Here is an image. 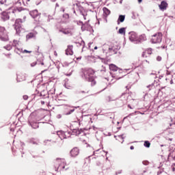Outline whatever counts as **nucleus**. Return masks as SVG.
<instances>
[{
	"label": "nucleus",
	"instance_id": "a878e982",
	"mask_svg": "<svg viewBox=\"0 0 175 175\" xmlns=\"http://www.w3.org/2000/svg\"><path fill=\"white\" fill-rule=\"evenodd\" d=\"M17 81H23L25 80V76L21 75H17V78H16Z\"/></svg>",
	"mask_w": 175,
	"mask_h": 175
},
{
	"label": "nucleus",
	"instance_id": "c85d7f7f",
	"mask_svg": "<svg viewBox=\"0 0 175 175\" xmlns=\"http://www.w3.org/2000/svg\"><path fill=\"white\" fill-rule=\"evenodd\" d=\"M0 3L1 5H4V6H8L9 1H8V0H1Z\"/></svg>",
	"mask_w": 175,
	"mask_h": 175
},
{
	"label": "nucleus",
	"instance_id": "cd10ccee",
	"mask_svg": "<svg viewBox=\"0 0 175 175\" xmlns=\"http://www.w3.org/2000/svg\"><path fill=\"white\" fill-rule=\"evenodd\" d=\"M126 29V28H125V27L120 28L118 31V33H120V35H125Z\"/></svg>",
	"mask_w": 175,
	"mask_h": 175
},
{
	"label": "nucleus",
	"instance_id": "79ce46f5",
	"mask_svg": "<svg viewBox=\"0 0 175 175\" xmlns=\"http://www.w3.org/2000/svg\"><path fill=\"white\" fill-rule=\"evenodd\" d=\"M137 68H138V69H140V70H139V72H141L144 70V69L142 68V66H139V67H137Z\"/></svg>",
	"mask_w": 175,
	"mask_h": 175
},
{
	"label": "nucleus",
	"instance_id": "9b49d317",
	"mask_svg": "<svg viewBox=\"0 0 175 175\" xmlns=\"http://www.w3.org/2000/svg\"><path fill=\"white\" fill-rule=\"evenodd\" d=\"M103 53H111V54H116L117 51L113 47H110L109 44H104L103 46Z\"/></svg>",
	"mask_w": 175,
	"mask_h": 175
},
{
	"label": "nucleus",
	"instance_id": "f8f14e48",
	"mask_svg": "<svg viewBox=\"0 0 175 175\" xmlns=\"http://www.w3.org/2000/svg\"><path fill=\"white\" fill-rule=\"evenodd\" d=\"M59 31L62 32V33H64V35H69L70 36H72V35H73V29L72 28L60 29Z\"/></svg>",
	"mask_w": 175,
	"mask_h": 175
},
{
	"label": "nucleus",
	"instance_id": "c9c22d12",
	"mask_svg": "<svg viewBox=\"0 0 175 175\" xmlns=\"http://www.w3.org/2000/svg\"><path fill=\"white\" fill-rule=\"evenodd\" d=\"M152 87H154V84H152V83L146 86V88H148V91H150V90H151V88H152Z\"/></svg>",
	"mask_w": 175,
	"mask_h": 175
},
{
	"label": "nucleus",
	"instance_id": "2f4dec72",
	"mask_svg": "<svg viewBox=\"0 0 175 175\" xmlns=\"http://www.w3.org/2000/svg\"><path fill=\"white\" fill-rule=\"evenodd\" d=\"M144 147H146V148H150V146H151V143L148 141H145L144 144Z\"/></svg>",
	"mask_w": 175,
	"mask_h": 175
},
{
	"label": "nucleus",
	"instance_id": "7ed1b4c3",
	"mask_svg": "<svg viewBox=\"0 0 175 175\" xmlns=\"http://www.w3.org/2000/svg\"><path fill=\"white\" fill-rule=\"evenodd\" d=\"M135 99L132 98V96L129 93H123L120 98L117 101V106L121 107L124 106V105H126V103H132Z\"/></svg>",
	"mask_w": 175,
	"mask_h": 175
},
{
	"label": "nucleus",
	"instance_id": "680f3d73",
	"mask_svg": "<svg viewBox=\"0 0 175 175\" xmlns=\"http://www.w3.org/2000/svg\"><path fill=\"white\" fill-rule=\"evenodd\" d=\"M94 50H98V46H95Z\"/></svg>",
	"mask_w": 175,
	"mask_h": 175
},
{
	"label": "nucleus",
	"instance_id": "0e129e2a",
	"mask_svg": "<svg viewBox=\"0 0 175 175\" xmlns=\"http://www.w3.org/2000/svg\"><path fill=\"white\" fill-rule=\"evenodd\" d=\"M54 55L57 56V52L56 51L54 52Z\"/></svg>",
	"mask_w": 175,
	"mask_h": 175
},
{
	"label": "nucleus",
	"instance_id": "2eb2a0df",
	"mask_svg": "<svg viewBox=\"0 0 175 175\" xmlns=\"http://www.w3.org/2000/svg\"><path fill=\"white\" fill-rule=\"evenodd\" d=\"M15 6L16 8H17L18 10L20 12L21 11V8H20V6H25V3L24 0H18L15 3Z\"/></svg>",
	"mask_w": 175,
	"mask_h": 175
},
{
	"label": "nucleus",
	"instance_id": "a211bd4d",
	"mask_svg": "<svg viewBox=\"0 0 175 175\" xmlns=\"http://www.w3.org/2000/svg\"><path fill=\"white\" fill-rule=\"evenodd\" d=\"M1 20H3V21H6L8 20H9L10 16H9V14H8V12H3L1 14Z\"/></svg>",
	"mask_w": 175,
	"mask_h": 175
},
{
	"label": "nucleus",
	"instance_id": "3c124183",
	"mask_svg": "<svg viewBox=\"0 0 175 175\" xmlns=\"http://www.w3.org/2000/svg\"><path fill=\"white\" fill-rule=\"evenodd\" d=\"M162 174V172H161V171H159L158 172H157V175H159V174Z\"/></svg>",
	"mask_w": 175,
	"mask_h": 175
},
{
	"label": "nucleus",
	"instance_id": "c756f323",
	"mask_svg": "<svg viewBox=\"0 0 175 175\" xmlns=\"http://www.w3.org/2000/svg\"><path fill=\"white\" fill-rule=\"evenodd\" d=\"M75 109H79V107H73L72 109H71L68 112H67L66 113V116H69V115L72 114V113H73V111H75Z\"/></svg>",
	"mask_w": 175,
	"mask_h": 175
},
{
	"label": "nucleus",
	"instance_id": "052dcab7",
	"mask_svg": "<svg viewBox=\"0 0 175 175\" xmlns=\"http://www.w3.org/2000/svg\"><path fill=\"white\" fill-rule=\"evenodd\" d=\"M42 105H44V101H41Z\"/></svg>",
	"mask_w": 175,
	"mask_h": 175
},
{
	"label": "nucleus",
	"instance_id": "f03ea898",
	"mask_svg": "<svg viewBox=\"0 0 175 175\" xmlns=\"http://www.w3.org/2000/svg\"><path fill=\"white\" fill-rule=\"evenodd\" d=\"M109 69L111 71L110 75H111V77L113 79L120 80V79H122V77H124V75H122V69L118 68V67H117L116 65L110 64Z\"/></svg>",
	"mask_w": 175,
	"mask_h": 175
},
{
	"label": "nucleus",
	"instance_id": "603ef678",
	"mask_svg": "<svg viewBox=\"0 0 175 175\" xmlns=\"http://www.w3.org/2000/svg\"><path fill=\"white\" fill-rule=\"evenodd\" d=\"M143 2V0H138V3H142Z\"/></svg>",
	"mask_w": 175,
	"mask_h": 175
},
{
	"label": "nucleus",
	"instance_id": "20e7f679",
	"mask_svg": "<svg viewBox=\"0 0 175 175\" xmlns=\"http://www.w3.org/2000/svg\"><path fill=\"white\" fill-rule=\"evenodd\" d=\"M55 165V172H58L59 169V170H64L66 165V161L64 160V159H56Z\"/></svg>",
	"mask_w": 175,
	"mask_h": 175
},
{
	"label": "nucleus",
	"instance_id": "338daca9",
	"mask_svg": "<svg viewBox=\"0 0 175 175\" xmlns=\"http://www.w3.org/2000/svg\"><path fill=\"white\" fill-rule=\"evenodd\" d=\"M148 54H151V50L149 51Z\"/></svg>",
	"mask_w": 175,
	"mask_h": 175
},
{
	"label": "nucleus",
	"instance_id": "aec40b11",
	"mask_svg": "<svg viewBox=\"0 0 175 175\" xmlns=\"http://www.w3.org/2000/svg\"><path fill=\"white\" fill-rule=\"evenodd\" d=\"M62 21V23H69V14H63Z\"/></svg>",
	"mask_w": 175,
	"mask_h": 175
},
{
	"label": "nucleus",
	"instance_id": "412c9836",
	"mask_svg": "<svg viewBox=\"0 0 175 175\" xmlns=\"http://www.w3.org/2000/svg\"><path fill=\"white\" fill-rule=\"evenodd\" d=\"M103 16H104V17H105V18H106V17H107V16H109V14H110V10H109L107 8H106V7H104L103 8Z\"/></svg>",
	"mask_w": 175,
	"mask_h": 175
},
{
	"label": "nucleus",
	"instance_id": "f704fd0d",
	"mask_svg": "<svg viewBox=\"0 0 175 175\" xmlns=\"http://www.w3.org/2000/svg\"><path fill=\"white\" fill-rule=\"evenodd\" d=\"M30 143H31V144H38V142L35 141L33 138L30 139Z\"/></svg>",
	"mask_w": 175,
	"mask_h": 175
},
{
	"label": "nucleus",
	"instance_id": "37998d69",
	"mask_svg": "<svg viewBox=\"0 0 175 175\" xmlns=\"http://www.w3.org/2000/svg\"><path fill=\"white\" fill-rule=\"evenodd\" d=\"M157 61H162V57H161L160 56H158V57H157Z\"/></svg>",
	"mask_w": 175,
	"mask_h": 175
},
{
	"label": "nucleus",
	"instance_id": "4be33fe9",
	"mask_svg": "<svg viewBox=\"0 0 175 175\" xmlns=\"http://www.w3.org/2000/svg\"><path fill=\"white\" fill-rule=\"evenodd\" d=\"M36 35H38V32L36 31H33L31 33H29L27 36H26V38L27 39H32V38H35V36H36Z\"/></svg>",
	"mask_w": 175,
	"mask_h": 175
},
{
	"label": "nucleus",
	"instance_id": "1a4fd4ad",
	"mask_svg": "<svg viewBox=\"0 0 175 175\" xmlns=\"http://www.w3.org/2000/svg\"><path fill=\"white\" fill-rule=\"evenodd\" d=\"M57 136H59L61 140H64V139H68V137H69L70 135H72V133L70 131L64 132L62 131H60L57 132Z\"/></svg>",
	"mask_w": 175,
	"mask_h": 175
},
{
	"label": "nucleus",
	"instance_id": "6e6d98bb",
	"mask_svg": "<svg viewBox=\"0 0 175 175\" xmlns=\"http://www.w3.org/2000/svg\"><path fill=\"white\" fill-rule=\"evenodd\" d=\"M11 132H14V129H10Z\"/></svg>",
	"mask_w": 175,
	"mask_h": 175
},
{
	"label": "nucleus",
	"instance_id": "a19ab883",
	"mask_svg": "<svg viewBox=\"0 0 175 175\" xmlns=\"http://www.w3.org/2000/svg\"><path fill=\"white\" fill-rule=\"evenodd\" d=\"M36 66V62H33L31 64V68H33V66Z\"/></svg>",
	"mask_w": 175,
	"mask_h": 175
},
{
	"label": "nucleus",
	"instance_id": "f3484780",
	"mask_svg": "<svg viewBox=\"0 0 175 175\" xmlns=\"http://www.w3.org/2000/svg\"><path fill=\"white\" fill-rule=\"evenodd\" d=\"M66 55H73V46L68 45L67 49L66 50Z\"/></svg>",
	"mask_w": 175,
	"mask_h": 175
},
{
	"label": "nucleus",
	"instance_id": "8fccbe9b",
	"mask_svg": "<svg viewBox=\"0 0 175 175\" xmlns=\"http://www.w3.org/2000/svg\"><path fill=\"white\" fill-rule=\"evenodd\" d=\"M81 44H83V46L85 45V43L84 42V41H81Z\"/></svg>",
	"mask_w": 175,
	"mask_h": 175
},
{
	"label": "nucleus",
	"instance_id": "423d86ee",
	"mask_svg": "<svg viewBox=\"0 0 175 175\" xmlns=\"http://www.w3.org/2000/svg\"><path fill=\"white\" fill-rule=\"evenodd\" d=\"M38 120H36V118H35V116H29V125H31V128H33V129H38V128H39V122H38Z\"/></svg>",
	"mask_w": 175,
	"mask_h": 175
},
{
	"label": "nucleus",
	"instance_id": "7c9ffc66",
	"mask_svg": "<svg viewBox=\"0 0 175 175\" xmlns=\"http://www.w3.org/2000/svg\"><path fill=\"white\" fill-rule=\"evenodd\" d=\"M13 46H12V44H9L6 46H4V49H5V50H8V51H10V50L12 49Z\"/></svg>",
	"mask_w": 175,
	"mask_h": 175
},
{
	"label": "nucleus",
	"instance_id": "69168bd1",
	"mask_svg": "<svg viewBox=\"0 0 175 175\" xmlns=\"http://www.w3.org/2000/svg\"><path fill=\"white\" fill-rule=\"evenodd\" d=\"M173 83V80H171L170 81V84H172Z\"/></svg>",
	"mask_w": 175,
	"mask_h": 175
},
{
	"label": "nucleus",
	"instance_id": "e433bc0d",
	"mask_svg": "<svg viewBox=\"0 0 175 175\" xmlns=\"http://www.w3.org/2000/svg\"><path fill=\"white\" fill-rule=\"evenodd\" d=\"M118 137L119 139H121L122 140V143H124V135H118Z\"/></svg>",
	"mask_w": 175,
	"mask_h": 175
},
{
	"label": "nucleus",
	"instance_id": "6ab92c4d",
	"mask_svg": "<svg viewBox=\"0 0 175 175\" xmlns=\"http://www.w3.org/2000/svg\"><path fill=\"white\" fill-rule=\"evenodd\" d=\"M29 14L33 18H36V17H38L39 16V12H38V10H34L33 11H31L29 12Z\"/></svg>",
	"mask_w": 175,
	"mask_h": 175
},
{
	"label": "nucleus",
	"instance_id": "4468645a",
	"mask_svg": "<svg viewBox=\"0 0 175 175\" xmlns=\"http://www.w3.org/2000/svg\"><path fill=\"white\" fill-rule=\"evenodd\" d=\"M70 154L72 158H76V157L80 154V150L79 148L75 147L70 150Z\"/></svg>",
	"mask_w": 175,
	"mask_h": 175
},
{
	"label": "nucleus",
	"instance_id": "49530a36",
	"mask_svg": "<svg viewBox=\"0 0 175 175\" xmlns=\"http://www.w3.org/2000/svg\"><path fill=\"white\" fill-rule=\"evenodd\" d=\"M62 117V116H61V114H59L57 116V118H61Z\"/></svg>",
	"mask_w": 175,
	"mask_h": 175
},
{
	"label": "nucleus",
	"instance_id": "b1692460",
	"mask_svg": "<svg viewBox=\"0 0 175 175\" xmlns=\"http://www.w3.org/2000/svg\"><path fill=\"white\" fill-rule=\"evenodd\" d=\"M148 66H150V62L147 60H144L142 62V67L144 68V69L148 68Z\"/></svg>",
	"mask_w": 175,
	"mask_h": 175
},
{
	"label": "nucleus",
	"instance_id": "58836bf2",
	"mask_svg": "<svg viewBox=\"0 0 175 175\" xmlns=\"http://www.w3.org/2000/svg\"><path fill=\"white\" fill-rule=\"evenodd\" d=\"M22 53H32V51H28L27 49H25V50H23V51Z\"/></svg>",
	"mask_w": 175,
	"mask_h": 175
},
{
	"label": "nucleus",
	"instance_id": "ddd939ff",
	"mask_svg": "<svg viewBox=\"0 0 175 175\" xmlns=\"http://www.w3.org/2000/svg\"><path fill=\"white\" fill-rule=\"evenodd\" d=\"M41 98L42 99H46V98H49V94H47L46 91H42L40 93L38 92L37 93L35 94V98L38 99V98Z\"/></svg>",
	"mask_w": 175,
	"mask_h": 175
},
{
	"label": "nucleus",
	"instance_id": "09e8293b",
	"mask_svg": "<svg viewBox=\"0 0 175 175\" xmlns=\"http://www.w3.org/2000/svg\"><path fill=\"white\" fill-rule=\"evenodd\" d=\"M61 12H65V8H61Z\"/></svg>",
	"mask_w": 175,
	"mask_h": 175
},
{
	"label": "nucleus",
	"instance_id": "f257e3e1",
	"mask_svg": "<svg viewBox=\"0 0 175 175\" xmlns=\"http://www.w3.org/2000/svg\"><path fill=\"white\" fill-rule=\"evenodd\" d=\"M94 70L92 68H85L82 70L81 77L83 80L86 81L92 82V85H95L96 84V81H95V77H94Z\"/></svg>",
	"mask_w": 175,
	"mask_h": 175
},
{
	"label": "nucleus",
	"instance_id": "4d7b16f0",
	"mask_svg": "<svg viewBox=\"0 0 175 175\" xmlns=\"http://www.w3.org/2000/svg\"><path fill=\"white\" fill-rule=\"evenodd\" d=\"M128 107H129V109H133L132 107H131V105H128Z\"/></svg>",
	"mask_w": 175,
	"mask_h": 175
},
{
	"label": "nucleus",
	"instance_id": "6e6552de",
	"mask_svg": "<svg viewBox=\"0 0 175 175\" xmlns=\"http://www.w3.org/2000/svg\"><path fill=\"white\" fill-rule=\"evenodd\" d=\"M151 42L153 44L161 43L162 42V33H157L152 36Z\"/></svg>",
	"mask_w": 175,
	"mask_h": 175
},
{
	"label": "nucleus",
	"instance_id": "393cba45",
	"mask_svg": "<svg viewBox=\"0 0 175 175\" xmlns=\"http://www.w3.org/2000/svg\"><path fill=\"white\" fill-rule=\"evenodd\" d=\"M124 21H125V16L120 15L118 19V25H120V23H124Z\"/></svg>",
	"mask_w": 175,
	"mask_h": 175
},
{
	"label": "nucleus",
	"instance_id": "c03bdc74",
	"mask_svg": "<svg viewBox=\"0 0 175 175\" xmlns=\"http://www.w3.org/2000/svg\"><path fill=\"white\" fill-rule=\"evenodd\" d=\"M23 99L25 100H27L28 99V96H27V95L23 96Z\"/></svg>",
	"mask_w": 175,
	"mask_h": 175
},
{
	"label": "nucleus",
	"instance_id": "a18cd8bd",
	"mask_svg": "<svg viewBox=\"0 0 175 175\" xmlns=\"http://www.w3.org/2000/svg\"><path fill=\"white\" fill-rule=\"evenodd\" d=\"M20 144L23 148V147H24L25 146V144L23 142H20Z\"/></svg>",
	"mask_w": 175,
	"mask_h": 175
},
{
	"label": "nucleus",
	"instance_id": "bb28decb",
	"mask_svg": "<svg viewBox=\"0 0 175 175\" xmlns=\"http://www.w3.org/2000/svg\"><path fill=\"white\" fill-rule=\"evenodd\" d=\"M113 100H116V98L113 96H109L106 98L107 102H113Z\"/></svg>",
	"mask_w": 175,
	"mask_h": 175
},
{
	"label": "nucleus",
	"instance_id": "72a5a7b5",
	"mask_svg": "<svg viewBox=\"0 0 175 175\" xmlns=\"http://www.w3.org/2000/svg\"><path fill=\"white\" fill-rule=\"evenodd\" d=\"M18 44V41L16 40H14L13 43H12V46L14 47H17Z\"/></svg>",
	"mask_w": 175,
	"mask_h": 175
},
{
	"label": "nucleus",
	"instance_id": "39448f33",
	"mask_svg": "<svg viewBox=\"0 0 175 175\" xmlns=\"http://www.w3.org/2000/svg\"><path fill=\"white\" fill-rule=\"evenodd\" d=\"M0 40L2 42H8L9 40V35L8 31L3 27L0 26Z\"/></svg>",
	"mask_w": 175,
	"mask_h": 175
},
{
	"label": "nucleus",
	"instance_id": "5fc2aeb1",
	"mask_svg": "<svg viewBox=\"0 0 175 175\" xmlns=\"http://www.w3.org/2000/svg\"><path fill=\"white\" fill-rule=\"evenodd\" d=\"M31 0H26V3L28 5V2H29Z\"/></svg>",
	"mask_w": 175,
	"mask_h": 175
},
{
	"label": "nucleus",
	"instance_id": "de8ad7c7",
	"mask_svg": "<svg viewBox=\"0 0 175 175\" xmlns=\"http://www.w3.org/2000/svg\"><path fill=\"white\" fill-rule=\"evenodd\" d=\"M130 149H131V150H135V147H134L133 146H131L130 147Z\"/></svg>",
	"mask_w": 175,
	"mask_h": 175
},
{
	"label": "nucleus",
	"instance_id": "5701e85b",
	"mask_svg": "<svg viewBox=\"0 0 175 175\" xmlns=\"http://www.w3.org/2000/svg\"><path fill=\"white\" fill-rule=\"evenodd\" d=\"M139 43H142V42H146L147 40V37L146 36V34L141 35L139 38Z\"/></svg>",
	"mask_w": 175,
	"mask_h": 175
},
{
	"label": "nucleus",
	"instance_id": "473e14b6",
	"mask_svg": "<svg viewBox=\"0 0 175 175\" xmlns=\"http://www.w3.org/2000/svg\"><path fill=\"white\" fill-rule=\"evenodd\" d=\"M23 49L16 48L15 49V53H16V54H20V53H23Z\"/></svg>",
	"mask_w": 175,
	"mask_h": 175
},
{
	"label": "nucleus",
	"instance_id": "ea45409f",
	"mask_svg": "<svg viewBox=\"0 0 175 175\" xmlns=\"http://www.w3.org/2000/svg\"><path fill=\"white\" fill-rule=\"evenodd\" d=\"M143 165H145L146 166H147V165H148V161H143L142 162Z\"/></svg>",
	"mask_w": 175,
	"mask_h": 175
},
{
	"label": "nucleus",
	"instance_id": "774afa93",
	"mask_svg": "<svg viewBox=\"0 0 175 175\" xmlns=\"http://www.w3.org/2000/svg\"><path fill=\"white\" fill-rule=\"evenodd\" d=\"M41 65H44V63H43V62H41Z\"/></svg>",
	"mask_w": 175,
	"mask_h": 175
},
{
	"label": "nucleus",
	"instance_id": "864d4df0",
	"mask_svg": "<svg viewBox=\"0 0 175 175\" xmlns=\"http://www.w3.org/2000/svg\"><path fill=\"white\" fill-rule=\"evenodd\" d=\"M72 75V72L69 73V74H66V76H71Z\"/></svg>",
	"mask_w": 175,
	"mask_h": 175
},
{
	"label": "nucleus",
	"instance_id": "13d9d810",
	"mask_svg": "<svg viewBox=\"0 0 175 175\" xmlns=\"http://www.w3.org/2000/svg\"><path fill=\"white\" fill-rule=\"evenodd\" d=\"M50 17H51V16L48 17V20H47L48 22H50Z\"/></svg>",
	"mask_w": 175,
	"mask_h": 175
},
{
	"label": "nucleus",
	"instance_id": "4c0bfd02",
	"mask_svg": "<svg viewBox=\"0 0 175 175\" xmlns=\"http://www.w3.org/2000/svg\"><path fill=\"white\" fill-rule=\"evenodd\" d=\"M121 173H122V170H118V171L116 172V175L121 174Z\"/></svg>",
	"mask_w": 175,
	"mask_h": 175
},
{
	"label": "nucleus",
	"instance_id": "bf43d9fd",
	"mask_svg": "<svg viewBox=\"0 0 175 175\" xmlns=\"http://www.w3.org/2000/svg\"><path fill=\"white\" fill-rule=\"evenodd\" d=\"M56 7H57V8H59V4L56 3Z\"/></svg>",
	"mask_w": 175,
	"mask_h": 175
},
{
	"label": "nucleus",
	"instance_id": "0eeeda50",
	"mask_svg": "<svg viewBox=\"0 0 175 175\" xmlns=\"http://www.w3.org/2000/svg\"><path fill=\"white\" fill-rule=\"evenodd\" d=\"M21 24H23V20L18 18L15 21L14 29L16 31V35H20L21 31H23V27H21Z\"/></svg>",
	"mask_w": 175,
	"mask_h": 175
},
{
	"label": "nucleus",
	"instance_id": "e2e57ef3",
	"mask_svg": "<svg viewBox=\"0 0 175 175\" xmlns=\"http://www.w3.org/2000/svg\"><path fill=\"white\" fill-rule=\"evenodd\" d=\"M81 94H85V92L81 91Z\"/></svg>",
	"mask_w": 175,
	"mask_h": 175
},
{
	"label": "nucleus",
	"instance_id": "dca6fc26",
	"mask_svg": "<svg viewBox=\"0 0 175 175\" xmlns=\"http://www.w3.org/2000/svg\"><path fill=\"white\" fill-rule=\"evenodd\" d=\"M160 10L165 12L167 9V3L165 1H161V4L159 5Z\"/></svg>",
	"mask_w": 175,
	"mask_h": 175
},
{
	"label": "nucleus",
	"instance_id": "9d476101",
	"mask_svg": "<svg viewBox=\"0 0 175 175\" xmlns=\"http://www.w3.org/2000/svg\"><path fill=\"white\" fill-rule=\"evenodd\" d=\"M129 40L134 43V44H139V37H137V34L135 33V31H131L129 33Z\"/></svg>",
	"mask_w": 175,
	"mask_h": 175
}]
</instances>
